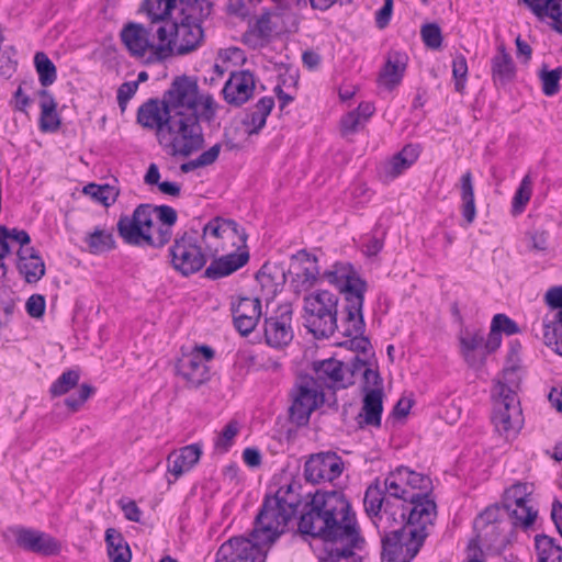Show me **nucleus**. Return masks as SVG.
Masks as SVG:
<instances>
[{"label":"nucleus","mask_w":562,"mask_h":562,"mask_svg":"<svg viewBox=\"0 0 562 562\" xmlns=\"http://www.w3.org/2000/svg\"><path fill=\"white\" fill-rule=\"evenodd\" d=\"M420 36L424 44L431 49H438L442 44L441 29L436 23L424 24L420 29Z\"/></svg>","instance_id":"nucleus-53"},{"label":"nucleus","mask_w":562,"mask_h":562,"mask_svg":"<svg viewBox=\"0 0 562 562\" xmlns=\"http://www.w3.org/2000/svg\"><path fill=\"white\" fill-rule=\"evenodd\" d=\"M323 278L335 286L344 299L341 311V334L351 339L342 345L351 350L367 353L371 349V342L363 336L366 323L363 318L364 294L368 283L349 262H336L323 273Z\"/></svg>","instance_id":"nucleus-3"},{"label":"nucleus","mask_w":562,"mask_h":562,"mask_svg":"<svg viewBox=\"0 0 562 562\" xmlns=\"http://www.w3.org/2000/svg\"><path fill=\"white\" fill-rule=\"evenodd\" d=\"M40 128L43 132H55L60 126V120L56 111L57 103L53 95L46 90L40 91Z\"/></svg>","instance_id":"nucleus-37"},{"label":"nucleus","mask_w":562,"mask_h":562,"mask_svg":"<svg viewBox=\"0 0 562 562\" xmlns=\"http://www.w3.org/2000/svg\"><path fill=\"white\" fill-rule=\"evenodd\" d=\"M273 106L274 100L271 97H263L255 104L243 120V124L249 127L248 135L258 134L262 130Z\"/></svg>","instance_id":"nucleus-34"},{"label":"nucleus","mask_w":562,"mask_h":562,"mask_svg":"<svg viewBox=\"0 0 562 562\" xmlns=\"http://www.w3.org/2000/svg\"><path fill=\"white\" fill-rule=\"evenodd\" d=\"M254 90V75L249 70H241L231 74L222 92L227 103L240 106L252 97Z\"/></svg>","instance_id":"nucleus-20"},{"label":"nucleus","mask_w":562,"mask_h":562,"mask_svg":"<svg viewBox=\"0 0 562 562\" xmlns=\"http://www.w3.org/2000/svg\"><path fill=\"white\" fill-rule=\"evenodd\" d=\"M256 280L267 297H273L285 283V272L280 266L266 262L256 273Z\"/></svg>","instance_id":"nucleus-32"},{"label":"nucleus","mask_w":562,"mask_h":562,"mask_svg":"<svg viewBox=\"0 0 562 562\" xmlns=\"http://www.w3.org/2000/svg\"><path fill=\"white\" fill-rule=\"evenodd\" d=\"M196 235V232H184L169 249L173 268L183 276L200 271L206 263V256L198 245Z\"/></svg>","instance_id":"nucleus-12"},{"label":"nucleus","mask_w":562,"mask_h":562,"mask_svg":"<svg viewBox=\"0 0 562 562\" xmlns=\"http://www.w3.org/2000/svg\"><path fill=\"white\" fill-rule=\"evenodd\" d=\"M407 61L408 57L405 53L398 50L390 52L380 72L379 82L387 90H393L402 82Z\"/></svg>","instance_id":"nucleus-24"},{"label":"nucleus","mask_w":562,"mask_h":562,"mask_svg":"<svg viewBox=\"0 0 562 562\" xmlns=\"http://www.w3.org/2000/svg\"><path fill=\"white\" fill-rule=\"evenodd\" d=\"M87 243L90 250L94 254L108 251L115 247L113 235L99 228L89 234Z\"/></svg>","instance_id":"nucleus-50"},{"label":"nucleus","mask_w":562,"mask_h":562,"mask_svg":"<svg viewBox=\"0 0 562 562\" xmlns=\"http://www.w3.org/2000/svg\"><path fill=\"white\" fill-rule=\"evenodd\" d=\"M314 381H306L296 387L293 403L289 408L290 419L297 426L308 423L311 414L318 406V391L313 386Z\"/></svg>","instance_id":"nucleus-19"},{"label":"nucleus","mask_w":562,"mask_h":562,"mask_svg":"<svg viewBox=\"0 0 562 562\" xmlns=\"http://www.w3.org/2000/svg\"><path fill=\"white\" fill-rule=\"evenodd\" d=\"M178 372L192 387H198L210 379L209 368L199 355H190L181 360Z\"/></svg>","instance_id":"nucleus-31"},{"label":"nucleus","mask_w":562,"mask_h":562,"mask_svg":"<svg viewBox=\"0 0 562 562\" xmlns=\"http://www.w3.org/2000/svg\"><path fill=\"white\" fill-rule=\"evenodd\" d=\"M398 516L403 526L412 527L418 533L427 537V527L432 525L437 516V506L429 493H415L406 504L401 505Z\"/></svg>","instance_id":"nucleus-13"},{"label":"nucleus","mask_w":562,"mask_h":562,"mask_svg":"<svg viewBox=\"0 0 562 562\" xmlns=\"http://www.w3.org/2000/svg\"><path fill=\"white\" fill-rule=\"evenodd\" d=\"M492 324L494 329H498L499 334L514 335L519 331L518 325L505 314H496L493 317Z\"/></svg>","instance_id":"nucleus-61"},{"label":"nucleus","mask_w":562,"mask_h":562,"mask_svg":"<svg viewBox=\"0 0 562 562\" xmlns=\"http://www.w3.org/2000/svg\"><path fill=\"white\" fill-rule=\"evenodd\" d=\"M535 544L538 555V562H561L562 548L557 540L547 535H537Z\"/></svg>","instance_id":"nucleus-43"},{"label":"nucleus","mask_w":562,"mask_h":562,"mask_svg":"<svg viewBox=\"0 0 562 562\" xmlns=\"http://www.w3.org/2000/svg\"><path fill=\"white\" fill-rule=\"evenodd\" d=\"M248 260L249 252L247 250L222 256L210 263L204 271V277L212 280L227 277L244 267Z\"/></svg>","instance_id":"nucleus-26"},{"label":"nucleus","mask_w":562,"mask_h":562,"mask_svg":"<svg viewBox=\"0 0 562 562\" xmlns=\"http://www.w3.org/2000/svg\"><path fill=\"white\" fill-rule=\"evenodd\" d=\"M171 114H166L162 100L149 99L138 108L137 122L145 128L155 130L158 144L171 157L187 158L193 154L184 135L171 125Z\"/></svg>","instance_id":"nucleus-6"},{"label":"nucleus","mask_w":562,"mask_h":562,"mask_svg":"<svg viewBox=\"0 0 562 562\" xmlns=\"http://www.w3.org/2000/svg\"><path fill=\"white\" fill-rule=\"evenodd\" d=\"M407 485L412 492L429 493V490L431 488V480L428 476L409 469Z\"/></svg>","instance_id":"nucleus-59"},{"label":"nucleus","mask_w":562,"mask_h":562,"mask_svg":"<svg viewBox=\"0 0 562 562\" xmlns=\"http://www.w3.org/2000/svg\"><path fill=\"white\" fill-rule=\"evenodd\" d=\"M543 342L562 356V311L555 312L552 319H543Z\"/></svg>","instance_id":"nucleus-42"},{"label":"nucleus","mask_w":562,"mask_h":562,"mask_svg":"<svg viewBox=\"0 0 562 562\" xmlns=\"http://www.w3.org/2000/svg\"><path fill=\"white\" fill-rule=\"evenodd\" d=\"M542 82V91L546 95H554L560 91V80L562 78V67L552 70L542 68L539 72Z\"/></svg>","instance_id":"nucleus-52"},{"label":"nucleus","mask_w":562,"mask_h":562,"mask_svg":"<svg viewBox=\"0 0 562 562\" xmlns=\"http://www.w3.org/2000/svg\"><path fill=\"white\" fill-rule=\"evenodd\" d=\"M515 369L503 371V378L494 382L492 398L494 402L492 422L501 435L517 434L522 426V413L516 392L508 385Z\"/></svg>","instance_id":"nucleus-7"},{"label":"nucleus","mask_w":562,"mask_h":562,"mask_svg":"<svg viewBox=\"0 0 562 562\" xmlns=\"http://www.w3.org/2000/svg\"><path fill=\"white\" fill-rule=\"evenodd\" d=\"M366 361L355 356L349 364L335 358L315 361L313 370L319 385L333 390H342L355 383L357 371L363 369Z\"/></svg>","instance_id":"nucleus-11"},{"label":"nucleus","mask_w":562,"mask_h":562,"mask_svg":"<svg viewBox=\"0 0 562 562\" xmlns=\"http://www.w3.org/2000/svg\"><path fill=\"white\" fill-rule=\"evenodd\" d=\"M274 29L272 14L268 11L263 12L254 23L249 24L244 34V41L254 48L265 46L270 42Z\"/></svg>","instance_id":"nucleus-29"},{"label":"nucleus","mask_w":562,"mask_h":562,"mask_svg":"<svg viewBox=\"0 0 562 562\" xmlns=\"http://www.w3.org/2000/svg\"><path fill=\"white\" fill-rule=\"evenodd\" d=\"M45 299L41 294L31 295L25 304L27 314L33 318H40L45 313Z\"/></svg>","instance_id":"nucleus-63"},{"label":"nucleus","mask_w":562,"mask_h":562,"mask_svg":"<svg viewBox=\"0 0 562 562\" xmlns=\"http://www.w3.org/2000/svg\"><path fill=\"white\" fill-rule=\"evenodd\" d=\"M531 488L527 483H516L507 488L503 496V510L514 509L519 505L531 503Z\"/></svg>","instance_id":"nucleus-44"},{"label":"nucleus","mask_w":562,"mask_h":562,"mask_svg":"<svg viewBox=\"0 0 562 562\" xmlns=\"http://www.w3.org/2000/svg\"><path fill=\"white\" fill-rule=\"evenodd\" d=\"M93 393V386L90 384H81L76 395H70L65 400V405L71 412H77Z\"/></svg>","instance_id":"nucleus-55"},{"label":"nucleus","mask_w":562,"mask_h":562,"mask_svg":"<svg viewBox=\"0 0 562 562\" xmlns=\"http://www.w3.org/2000/svg\"><path fill=\"white\" fill-rule=\"evenodd\" d=\"M363 505L367 514L369 516H380L381 521H385L386 524H391V521H395L397 510H393L395 507L386 494L384 493L383 488L378 484L370 485L364 494L363 498Z\"/></svg>","instance_id":"nucleus-23"},{"label":"nucleus","mask_w":562,"mask_h":562,"mask_svg":"<svg viewBox=\"0 0 562 562\" xmlns=\"http://www.w3.org/2000/svg\"><path fill=\"white\" fill-rule=\"evenodd\" d=\"M34 64L41 85L43 87L53 85L57 77L56 67L48 56L43 52H37L34 56Z\"/></svg>","instance_id":"nucleus-46"},{"label":"nucleus","mask_w":562,"mask_h":562,"mask_svg":"<svg viewBox=\"0 0 562 562\" xmlns=\"http://www.w3.org/2000/svg\"><path fill=\"white\" fill-rule=\"evenodd\" d=\"M121 38L132 55L143 57L147 52H150L149 59L158 61L156 59L157 35L151 24L146 27L131 22L121 31Z\"/></svg>","instance_id":"nucleus-16"},{"label":"nucleus","mask_w":562,"mask_h":562,"mask_svg":"<svg viewBox=\"0 0 562 562\" xmlns=\"http://www.w3.org/2000/svg\"><path fill=\"white\" fill-rule=\"evenodd\" d=\"M265 337L272 347L288 345L293 338L291 324L283 323L273 318L266 319Z\"/></svg>","instance_id":"nucleus-40"},{"label":"nucleus","mask_w":562,"mask_h":562,"mask_svg":"<svg viewBox=\"0 0 562 562\" xmlns=\"http://www.w3.org/2000/svg\"><path fill=\"white\" fill-rule=\"evenodd\" d=\"M79 380L80 371L69 369L63 372L61 375L50 385L49 393L53 397L65 395L78 385Z\"/></svg>","instance_id":"nucleus-48"},{"label":"nucleus","mask_w":562,"mask_h":562,"mask_svg":"<svg viewBox=\"0 0 562 562\" xmlns=\"http://www.w3.org/2000/svg\"><path fill=\"white\" fill-rule=\"evenodd\" d=\"M491 64L492 77L496 86H506L514 80L516 67L503 44L497 47V54L492 58Z\"/></svg>","instance_id":"nucleus-33"},{"label":"nucleus","mask_w":562,"mask_h":562,"mask_svg":"<svg viewBox=\"0 0 562 562\" xmlns=\"http://www.w3.org/2000/svg\"><path fill=\"white\" fill-rule=\"evenodd\" d=\"M150 210L149 203H142L136 206L131 216L121 215L116 226L125 244L162 248L170 241L172 228L167 225H155Z\"/></svg>","instance_id":"nucleus-5"},{"label":"nucleus","mask_w":562,"mask_h":562,"mask_svg":"<svg viewBox=\"0 0 562 562\" xmlns=\"http://www.w3.org/2000/svg\"><path fill=\"white\" fill-rule=\"evenodd\" d=\"M452 75L454 78L456 91L462 92L464 89V82L468 75V64L464 56L459 55L453 59Z\"/></svg>","instance_id":"nucleus-56"},{"label":"nucleus","mask_w":562,"mask_h":562,"mask_svg":"<svg viewBox=\"0 0 562 562\" xmlns=\"http://www.w3.org/2000/svg\"><path fill=\"white\" fill-rule=\"evenodd\" d=\"M235 237L245 245L247 235L243 228H239L238 224L233 220H224L222 217H215L211 220L203 227V239L207 241L209 238H215L218 240H231Z\"/></svg>","instance_id":"nucleus-28"},{"label":"nucleus","mask_w":562,"mask_h":562,"mask_svg":"<svg viewBox=\"0 0 562 562\" xmlns=\"http://www.w3.org/2000/svg\"><path fill=\"white\" fill-rule=\"evenodd\" d=\"M461 200H462V216L467 224L470 225L474 222L476 216V207L474 200V187L472 181V173L467 171L460 180Z\"/></svg>","instance_id":"nucleus-41"},{"label":"nucleus","mask_w":562,"mask_h":562,"mask_svg":"<svg viewBox=\"0 0 562 562\" xmlns=\"http://www.w3.org/2000/svg\"><path fill=\"white\" fill-rule=\"evenodd\" d=\"M338 297L326 290L316 291L304 296L305 327L315 338H328L340 329L337 323Z\"/></svg>","instance_id":"nucleus-8"},{"label":"nucleus","mask_w":562,"mask_h":562,"mask_svg":"<svg viewBox=\"0 0 562 562\" xmlns=\"http://www.w3.org/2000/svg\"><path fill=\"white\" fill-rule=\"evenodd\" d=\"M232 313L236 329L243 335H249L261 316V302L257 297H239L232 303Z\"/></svg>","instance_id":"nucleus-21"},{"label":"nucleus","mask_w":562,"mask_h":562,"mask_svg":"<svg viewBox=\"0 0 562 562\" xmlns=\"http://www.w3.org/2000/svg\"><path fill=\"white\" fill-rule=\"evenodd\" d=\"M532 12L539 16H548L554 30L562 34V0H524Z\"/></svg>","instance_id":"nucleus-38"},{"label":"nucleus","mask_w":562,"mask_h":562,"mask_svg":"<svg viewBox=\"0 0 562 562\" xmlns=\"http://www.w3.org/2000/svg\"><path fill=\"white\" fill-rule=\"evenodd\" d=\"M138 89V81H126L117 89V103L122 111L125 110L127 102L133 98Z\"/></svg>","instance_id":"nucleus-62"},{"label":"nucleus","mask_w":562,"mask_h":562,"mask_svg":"<svg viewBox=\"0 0 562 562\" xmlns=\"http://www.w3.org/2000/svg\"><path fill=\"white\" fill-rule=\"evenodd\" d=\"M150 215L154 217L156 214L160 225H167L169 228L176 224L178 215L173 207L169 205H151Z\"/></svg>","instance_id":"nucleus-58"},{"label":"nucleus","mask_w":562,"mask_h":562,"mask_svg":"<svg viewBox=\"0 0 562 562\" xmlns=\"http://www.w3.org/2000/svg\"><path fill=\"white\" fill-rule=\"evenodd\" d=\"M270 497L292 517L302 513L300 532L322 539L331 559H347L355 554V550L362 549L364 538L356 513L342 492L318 490L307 501L310 493L305 497L302 485L291 481Z\"/></svg>","instance_id":"nucleus-1"},{"label":"nucleus","mask_w":562,"mask_h":562,"mask_svg":"<svg viewBox=\"0 0 562 562\" xmlns=\"http://www.w3.org/2000/svg\"><path fill=\"white\" fill-rule=\"evenodd\" d=\"M532 181L529 175H526L513 199V209L515 212H521L531 196Z\"/></svg>","instance_id":"nucleus-54"},{"label":"nucleus","mask_w":562,"mask_h":562,"mask_svg":"<svg viewBox=\"0 0 562 562\" xmlns=\"http://www.w3.org/2000/svg\"><path fill=\"white\" fill-rule=\"evenodd\" d=\"M202 448L198 443L188 445L179 451L171 452L168 458V472L173 475L175 481L182 474L190 471L200 460Z\"/></svg>","instance_id":"nucleus-25"},{"label":"nucleus","mask_w":562,"mask_h":562,"mask_svg":"<svg viewBox=\"0 0 562 562\" xmlns=\"http://www.w3.org/2000/svg\"><path fill=\"white\" fill-rule=\"evenodd\" d=\"M13 533L18 546L27 551L43 555H53L59 551L58 542L45 532L26 528H15Z\"/></svg>","instance_id":"nucleus-22"},{"label":"nucleus","mask_w":562,"mask_h":562,"mask_svg":"<svg viewBox=\"0 0 562 562\" xmlns=\"http://www.w3.org/2000/svg\"><path fill=\"white\" fill-rule=\"evenodd\" d=\"M239 431V425L236 420H231L218 435L215 447L223 451H227L233 445V439Z\"/></svg>","instance_id":"nucleus-57"},{"label":"nucleus","mask_w":562,"mask_h":562,"mask_svg":"<svg viewBox=\"0 0 562 562\" xmlns=\"http://www.w3.org/2000/svg\"><path fill=\"white\" fill-rule=\"evenodd\" d=\"M544 302L549 307L562 311V285L550 288L544 294Z\"/></svg>","instance_id":"nucleus-64"},{"label":"nucleus","mask_w":562,"mask_h":562,"mask_svg":"<svg viewBox=\"0 0 562 562\" xmlns=\"http://www.w3.org/2000/svg\"><path fill=\"white\" fill-rule=\"evenodd\" d=\"M198 12H190L184 7L170 23L156 27L157 46L156 59L164 60L171 56L186 55L195 50L203 41L202 21L210 15L211 4L205 0H196L192 8Z\"/></svg>","instance_id":"nucleus-4"},{"label":"nucleus","mask_w":562,"mask_h":562,"mask_svg":"<svg viewBox=\"0 0 562 562\" xmlns=\"http://www.w3.org/2000/svg\"><path fill=\"white\" fill-rule=\"evenodd\" d=\"M344 462L335 452L312 454L304 464V477L307 482L319 484L331 482L342 473Z\"/></svg>","instance_id":"nucleus-15"},{"label":"nucleus","mask_w":562,"mask_h":562,"mask_svg":"<svg viewBox=\"0 0 562 562\" xmlns=\"http://www.w3.org/2000/svg\"><path fill=\"white\" fill-rule=\"evenodd\" d=\"M484 337L481 333H465L460 337L461 352L471 367L483 363L485 358Z\"/></svg>","instance_id":"nucleus-35"},{"label":"nucleus","mask_w":562,"mask_h":562,"mask_svg":"<svg viewBox=\"0 0 562 562\" xmlns=\"http://www.w3.org/2000/svg\"><path fill=\"white\" fill-rule=\"evenodd\" d=\"M83 192L91 198H93L95 201L100 202L104 206L112 205L117 196H119V189H116L113 186L104 184L99 186L95 183H89L83 188Z\"/></svg>","instance_id":"nucleus-47"},{"label":"nucleus","mask_w":562,"mask_h":562,"mask_svg":"<svg viewBox=\"0 0 562 562\" xmlns=\"http://www.w3.org/2000/svg\"><path fill=\"white\" fill-rule=\"evenodd\" d=\"M512 520L514 527L528 529L531 527L538 516V510L533 508L531 503L519 505L514 509L504 512Z\"/></svg>","instance_id":"nucleus-45"},{"label":"nucleus","mask_w":562,"mask_h":562,"mask_svg":"<svg viewBox=\"0 0 562 562\" xmlns=\"http://www.w3.org/2000/svg\"><path fill=\"white\" fill-rule=\"evenodd\" d=\"M412 527L401 525L400 528L385 531L382 538V560L386 562H411L424 543V535Z\"/></svg>","instance_id":"nucleus-10"},{"label":"nucleus","mask_w":562,"mask_h":562,"mask_svg":"<svg viewBox=\"0 0 562 562\" xmlns=\"http://www.w3.org/2000/svg\"><path fill=\"white\" fill-rule=\"evenodd\" d=\"M18 259V270L27 283H36L44 277L45 263L34 247L20 248Z\"/></svg>","instance_id":"nucleus-27"},{"label":"nucleus","mask_w":562,"mask_h":562,"mask_svg":"<svg viewBox=\"0 0 562 562\" xmlns=\"http://www.w3.org/2000/svg\"><path fill=\"white\" fill-rule=\"evenodd\" d=\"M215 562H266V551L246 537H234L220 547Z\"/></svg>","instance_id":"nucleus-17"},{"label":"nucleus","mask_w":562,"mask_h":562,"mask_svg":"<svg viewBox=\"0 0 562 562\" xmlns=\"http://www.w3.org/2000/svg\"><path fill=\"white\" fill-rule=\"evenodd\" d=\"M291 269H293V277L290 285L295 294L308 292L321 278L316 256L305 249L291 256Z\"/></svg>","instance_id":"nucleus-14"},{"label":"nucleus","mask_w":562,"mask_h":562,"mask_svg":"<svg viewBox=\"0 0 562 562\" xmlns=\"http://www.w3.org/2000/svg\"><path fill=\"white\" fill-rule=\"evenodd\" d=\"M383 491L390 501L391 498H394L395 501L401 502V505L406 504L412 497H414V494L416 493L397 483L391 473L384 480Z\"/></svg>","instance_id":"nucleus-51"},{"label":"nucleus","mask_w":562,"mask_h":562,"mask_svg":"<svg viewBox=\"0 0 562 562\" xmlns=\"http://www.w3.org/2000/svg\"><path fill=\"white\" fill-rule=\"evenodd\" d=\"M108 555L111 562H131L132 552L122 533L115 528L105 531Z\"/></svg>","instance_id":"nucleus-39"},{"label":"nucleus","mask_w":562,"mask_h":562,"mask_svg":"<svg viewBox=\"0 0 562 562\" xmlns=\"http://www.w3.org/2000/svg\"><path fill=\"white\" fill-rule=\"evenodd\" d=\"M418 156V146L412 144L404 146L403 149L395 154L385 165V176L390 179L398 177L417 160Z\"/></svg>","instance_id":"nucleus-36"},{"label":"nucleus","mask_w":562,"mask_h":562,"mask_svg":"<svg viewBox=\"0 0 562 562\" xmlns=\"http://www.w3.org/2000/svg\"><path fill=\"white\" fill-rule=\"evenodd\" d=\"M196 0H145L143 3V10L147 13L150 23L156 27L165 25L166 23L172 22L175 15H178L180 11H183L184 7L190 12H198L192 3Z\"/></svg>","instance_id":"nucleus-18"},{"label":"nucleus","mask_w":562,"mask_h":562,"mask_svg":"<svg viewBox=\"0 0 562 562\" xmlns=\"http://www.w3.org/2000/svg\"><path fill=\"white\" fill-rule=\"evenodd\" d=\"M383 391L382 389L369 390L363 397L362 411L358 415V424L379 427L381 425V415L383 411Z\"/></svg>","instance_id":"nucleus-30"},{"label":"nucleus","mask_w":562,"mask_h":562,"mask_svg":"<svg viewBox=\"0 0 562 562\" xmlns=\"http://www.w3.org/2000/svg\"><path fill=\"white\" fill-rule=\"evenodd\" d=\"M166 114H171V125L184 135L193 154L204 145L201 123H212L217 104L209 93H200L198 82L189 76L176 77L164 93Z\"/></svg>","instance_id":"nucleus-2"},{"label":"nucleus","mask_w":562,"mask_h":562,"mask_svg":"<svg viewBox=\"0 0 562 562\" xmlns=\"http://www.w3.org/2000/svg\"><path fill=\"white\" fill-rule=\"evenodd\" d=\"M293 518L276 499L266 496L255 518L250 538L247 539L261 549L263 546L272 544L284 533Z\"/></svg>","instance_id":"nucleus-9"},{"label":"nucleus","mask_w":562,"mask_h":562,"mask_svg":"<svg viewBox=\"0 0 562 562\" xmlns=\"http://www.w3.org/2000/svg\"><path fill=\"white\" fill-rule=\"evenodd\" d=\"M504 513L503 505H494L487 507L483 513H481L474 521L475 529L480 531H484V537L488 535V532H494L496 529V522L501 518V513Z\"/></svg>","instance_id":"nucleus-49"},{"label":"nucleus","mask_w":562,"mask_h":562,"mask_svg":"<svg viewBox=\"0 0 562 562\" xmlns=\"http://www.w3.org/2000/svg\"><path fill=\"white\" fill-rule=\"evenodd\" d=\"M361 373L363 379L362 389L364 393H367L369 390L372 389H382V379L380 376V373L376 370H373L368 367V363L366 362L363 369L357 371V374Z\"/></svg>","instance_id":"nucleus-60"}]
</instances>
